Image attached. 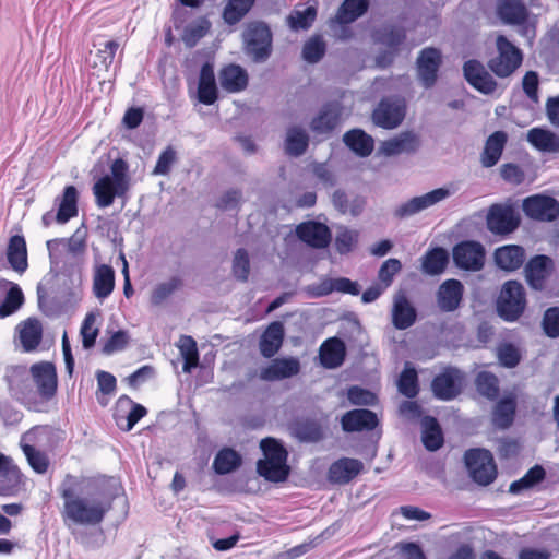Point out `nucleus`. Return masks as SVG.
Returning <instances> with one entry per match:
<instances>
[{"label":"nucleus","instance_id":"nucleus-1","mask_svg":"<svg viewBox=\"0 0 559 559\" xmlns=\"http://www.w3.org/2000/svg\"><path fill=\"white\" fill-rule=\"evenodd\" d=\"M63 500L61 518L66 526L97 525L103 522L110 510V502L98 493L83 486L76 477L67 475L59 487Z\"/></svg>","mask_w":559,"mask_h":559},{"label":"nucleus","instance_id":"nucleus-2","mask_svg":"<svg viewBox=\"0 0 559 559\" xmlns=\"http://www.w3.org/2000/svg\"><path fill=\"white\" fill-rule=\"evenodd\" d=\"M495 47L496 52L487 62L489 70L500 79L511 76L523 63V51L502 34L496 37Z\"/></svg>","mask_w":559,"mask_h":559},{"label":"nucleus","instance_id":"nucleus-3","mask_svg":"<svg viewBox=\"0 0 559 559\" xmlns=\"http://www.w3.org/2000/svg\"><path fill=\"white\" fill-rule=\"evenodd\" d=\"M527 307L526 292L516 280L506 281L496 300L499 317L507 322L518 321Z\"/></svg>","mask_w":559,"mask_h":559},{"label":"nucleus","instance_id":"nucleus-4","mask_svg":"<svg viewBox=\"0 0 559 559\" xmlns=\"http://www.w3.org/2000/svg\"><path fill=\"white\" fill-rule=\"evenodd\" d=\"M56 435H59V431L48 425L35 426L24 433L23 440H27L31 443H22L21 448L27 463L35 473H47L50 466V461L45 452L35 448L34 443H38L41 440L49 439Z\"/></svg>","mask_w":559,"mask_h":559},{"label":"nucleus","instance_id":"nucleus-5","mask_svg":"<svg viewBox=\"0 0 559 559\" xmlns=\"http://www.w3.org/2000/svg\"><path fill=\"white\" fill-rule=\"evenodd\" d=\"M246 53L254 62L265 61L272 53V32L260 21L250 22L243 32Z\"/></svg>","mask_w":559,"mask_h":559},{"label":"nucleus","instance_id":"nucleus-6","mask_svg":"<svg viewBox=\"0 0 559 559\" xmlns=\"http://www.w3.org/2000/svg\"><path fill=\"white\" fill-rule=\"evenodd\" d=\"M496 13L503 24L519 26L523 37L535 36V24L530 22V10L523 0H497Z\"/></svg>","mask_w":559,"mask_h":559},{"label":"nucleus","instance_id":"nucleus-7","mask_svg":"<svg viewBox=\"0 0 559 559\" xmlns=\"http://www.w3.org/2000/svg\"><path fill=\"white\" fill-rule=\"evenodd\" d=\"M466 467L471 477L480 486H488L497 477V466L490 451L485 449H469L464 455Z\"/></svg>","mask_w":559,"mask_h":559},{"label":"nucleus","instance_id":"nucleus-8","mask_svg":"<svg viewBox=\"0 0 559 559\" xmlns=\"http://www.w3.org/2000/svg\"><path fill=\"white\" fill-rule=\"evenodd\" d=\"M521 225L519 212L510 204L495 203L488 209L487 229L498 236H508Z\"/></svg>","mask_w":559,"mask_h":559},{"label":"nucleus","instance_id":"nucleus-9","mask_svg":"<svg viewBox=\"0 0 559 559\" xmlns=\"http://www.w3.org/2000/svg\"><path fill=\"white\" fill-rule=\"evenodd\" d=\"M452 257L459 269L478 272L485 265L486 251L480 242L464 240L453 247Z\"/></svg>","mask_w":559,"mask_h":559},{"label":"nucleus","instance_id":"nucleus-10","mask_svg":"<svg viewBox=\"0 0 559 559\" xmlns=\"http://www.w3.org/2000/svg\"><path fill=\"white\" fill-rule=\"evenodd\" d=\"M464 374L454 367H447L431 381V391L438 400L451 401L463 390Z\"/></svg>","mask_w":559,"mask_h":559},{"label":"nucleus","instance_id":"nucleus-11","mask_svg":"<svg viewBox=\"0 0 559 559\" xmlns=\"http://www.w3.org/2000/svg\"><path fill=\"white\" fill-rule=\"evenodd\" d=\"M406 106L403 100L382 98L371 114L372 122L382 129L397 128L404 120Z\"/></svg>","mask_w":559,"mask_h":559},{"label":"nucleus","instance_id":"nucleus-12","mask_svg":"<svg viewBox=\"0 0 559 559\" xmlns=\"http://www.w3.org/2000/svg\"><path fill=\"white\" fill-rule=\"evenodd\" d=\"M524 214L533 221L552 222L559 217V201L545 194H534L522 202Z\"/></svg>","mask_w":559,"mask_h":559},{"label":"nucleus","instance_id":"nucleus-13","mask_svg":"<svg viewBox=\"0 0 559 559\" xmlns=\"http://www.w3.org/2000/svg\"><path fill=\"white\" fill-rule=\"evenodd\" d=\"M554 270L555 264L550 257L536 254L524 263L525 281L533 290L542 292Z\"/></svg>","mask_w":559,"mask_h":559},{"label":"nucleus","instance_id":"nucleus-14","mask_svg":"<svg viewBox=\"0 0 559 559\" xmlns=\"http://www.w3.org/2000/svg\"><path fill=\"white\" fill-rule=\"evenodd\" d=\"M25 491V476L11 459L0 454V496L16 497Z\"/></svg>","mask_w":559,"mask_h":559},{"label":"nucleus","instance_id":"nucleus-15","mask_svg":"<svg viewBox=\"0 0 559 559\" xmlns=\"http://www.w3.org/2000/svg\"><path fill=\"white\" fill-rule=\"evenodd\" d=\"M31 376L37 388L39 396L45 400H51L58 388V376L56 367L50 361H40L32 365Z\"/></svg>","mask_w":559,"mask_h":559},{"label":"nucleus","instance_id":"nucleus-16","mask_svg":"<svg viewBox=\"0 0 559 559\" xmlns=\"http://www.w3.org/2000/svg\"><path fill=\"white\" fill-rule=\"evenodd\" d=\"M441 63L442 56L439 49L427 47L419 52L416 66L423 86L429 88L436 84Z\"/></svg>","mask_w":559,"mask_h":559},{"label":"nucleus","instance_id":"nucleus-17","mask_svg":"<svg viewBox=\"0 0 559 559\" xmlns=\"http://www.w3.org/2000/svg\"><path fill=\"white\" fill-rule=\"evenodd\" d=\"M463 73L468 84L485 95L495 93L498 87V83L495 78L489 73L485 66L476 59H471L464 62Z\"/></svg>","mask_w":559,"mask_h":559},{"label":"nucleus","instance_id":"nucleus-18","mask_svg":"<svg viewBox=\"0 0 559 559\" xmlns=\"http://www.w3.org/2000/svg\"><path fill=\"white\" fill-rule=\"evenodd\" d=\"M297 237L311 248L324 249L331 242L330 228L320 222H302L296 227Z\"/></svg>","mask_w":559,"mask_h":559},{"label":"nucleus","instance_id":"nucleus-19","mask_svg":"<svg viewBox=\"0 0 559 559\" xmlns=\"http://www.w3.org/2000/svg\"><path fill=\"white\" fill-rule=\"evenodd\" d=\"M495 265L507 273L520 270L526 261V250L520 245H503L495 249Z\"/></svg>","mask_w":559,"mask_h":559},{"label":"nucleus","instance_id":"nucleus-20","mask_svg":"<svg viewBox=\"0 0 559 559\" xmlns=\"http://www.w3.org/2000/svg\"><path fill=\"white\" fill-rule=\"evenodd\" d=\"M448 195L449 190L444 188L435 189L423 195L414 197L407 202L401 204L399 207H396L394 215L399 218L409 217L437 204L438 202L444 200Z\"/></svg>","mask_w":559,"mask_h":559},{"label":"nucleus","instance_id":"nucleus-21","mask_svg":"<svg viewBox=\"0 0 559 559\" xmlns=\"http://www.w3.org/2000/svg\"><path fill=\"white\" fill-rule=\"evenodd\" d=\"M341 426L345 432L371 431L379 426V418L370 409L355 408L343 414Z\"/></svg>","mask_w":559,"mask_h":559},{"label":"nucleus","instance_id":"nucleus-22","mask_svg":"<svg viewBox=\"0 0 559 559\" xmlns=\"http://www.w3.org/2000/svg\"><path fill=\"white\" fill-rule=\"evenodd\" d=\"M300 362L295 357L275 358L260 370V379L267 382L280 381L297 376Z\"/></svg>","mask_w":559,"mask_h":559},{"label":"nucleus","instance_id":"nucleus-23","mask_svg":"<svg viewBox=\"0 0 559 559\" xmlns=\"http://www.w3.org/2000/svg\"><path fill=\"white\" fill-rule=\"evenodd\" d=\"M218 80L223 91L230 94L245 91L249 84L248 72L236 63H228L221 68L218 71Z\"/></svg>","mask_w":559,"mask_h":559},{"label":"nucleus","instance_id":"nucleus-24","mask_svg":"<svg viewBox=\"0 0 559 559\" xmlns=\"http://www.w3.org/2000/svg\"><path fill=\"white\" fill-rule=\"evenodd\" d=\"M464 286L459 280L444 281L437 290L438 307L443 312L455 311L463 299Z\"/></svg>","mask_w":559,"mask_h":559},{"label":"nucleus","instance_id":"nucleus-25","mask_svg":"<svg viewBox=\"0 0 559 559\" xmlns=\"http://www.w3.org/2000/svg\"><path fill=\"white\" fill-rule=\"evenodd\" d=\"M420 145V140L413 131H403L400 134L385 140L380 145V152L385 156H396L403 153H415Z\"/></svg>","mask_w":559,"mask_h":559},{"label":"nucleus","instance_id":"nucleus-26","mask_svg":"<svg viewBox=\"0 0 559 559\" xmlns=\"http://www.w3.org/2000/svg\"><path fill=\"white\" fill-rule=\"evenodd\" d=\"M364 469V464L357 459L342 457L334 461L328 472L329 480L333 484L345 485L352 481Z\"/></svg>","mask_w":559,"mask_h":559},{"label":"nucleus","instance_id":"nucleus-27","mask_svg":"<svg viewBox=\"0 0 559 559\" xmlns=\"http://www.w3.org/2000/svg\"><path fill=\"white\" fill-rule=\"evenodd\" d=\"M128 189L116 182L109 175L100 177L93 186V194L98 207H109L117 197H123Z\"/></svg>","mask_w":559,"mask_h":559},{"label":"nucleus","instance_id":"nucleus-28","mask_svg":"<svg viewBox=\"0 0 559 559\" xmlns=\"http://www.w3.org/2000/svg\"><path fill=\"white\" fill-rule=\"evenodd\" d=\"M24 302L21 287L5 278H0V318H7L17 311Z\"/></svg>","mask_w":559,"mask_h":559},{"label":"nucleus","instance_id":"nucleus-29","mask_svg":"<svg viewBox=\"0 0 559 559\" xmlns=\"http://www.w3.org/2000/svg\"><path fill=\"white\" fill-rule=\"evenodd\" d=\"M197 95L198 100L206 106L213 105L218 99L214 67L210 62H205L201 67Z\"/></svg>","mask_w":559,"mask_h":559},{"label":"nucleus","instance_id":"nucleus-30","mask_svg":"<svg viewBox=\"0 0 559 559\" xmlns=\"http://www.w3.org/2000/svg\"><path fill=\"white\" fill-rule=\"evenodd\" d=\"M417 319V311L407 296L400 292L394 296L392 307V323L397 330L411 328Z\"/></svg>","mask_w":559,"mask_h":559},{"label":"nucleus","instance_id":"nucleus-31","mask_svg":"<svg viewBox=\"0 0 559 559\" xmlns=\"http://www.w3.org/2000/svg\"><path fill=\"white\" fill-rule=\"evenodd\" d=\"M341 116L342 106L337 102L329 103L312 119L310 128L317 134L331 133L340 124Z\"/></svg>","mask_w":559,"mask_h":559},{"label":"nucleus","instance_id":"nucleus-32","mask_svg":"<svg viewBox=\"0 0 559 559\" xmlns=\"http://www.w3.org/2000/svg\"><path fill=\"white\" fill-rule=\"evenodd\" d=\"M285 337L284 324L274 321L267 325L259 342L260 353L264 358L274 357L281 349Z\"/></svg>","mask_w":559,"mask_h":559},{"label":"nucleus","instance_id":"nucleus-33","mask_svg":"<svg viewBox=\"0 0 559 559\" xmlns=\"http://www.w3.org/2000/svg\"><path fill=\"white\" fill-rule=\"evenodd\" d=\"M346 356L345 344L338 337H330L325 340L319 349L320 362L328 369L340 367Z\"/></svg>","mask_w":559,"mask_h":559},{"label":"nucleus","instance_id":"nucleus-34","mask_svg":"<svg viewBox=\"0 0 559 559\" xmlns=\"http://www.w3.org/2000/svg\"><path fill=\"white\" fill-rule=\"evenodd\" d=\"M7 260L13 271L19 274L26 272L28 267L27 246L24 236L13 235L7 247Z\"/></svg>","mask_w":559,"mask_h":559},{"label":"nucleus","instance_id":"nucleus-35","mask_svg":"<svg viewBox=\"0 0 559 559\" xmlns=\"http://www.w3.org/2000/svg\"><path fill=\"white\" fill-rule=\"evenodd\" d=\"M508 142V134L504 131H495L486 142L480 154L481 165L486 168L493 167L501 158Z\"/></svg>","mask_w":559,"mask_h":559},{"label":"nucleus","instance_id":"nucleus-36","mask_svg":"<svg viewBox=\"0 0 559 559\" xmlns=\"http://www.w3.org/2000/svg\"><path fill=\"white\" fill-rule=\"evenodd\" d=\"M19 338L25 352L35 350L43 340V324L37 318H28L19 326Z\"/></svg>","mask_w":559,"mask_h":559},{"label":"nucleus","instance_id":"nucleus-37","mask_svg":"<svg viewBox=\"0 0 559 559\" xmlns=\"http://www.w3.org/2000/svg\"><path fill=\"white\" fill-rule=\"evenodd\" d=\"M333 292L349 294L356 296L359 294V287L356 282L346 277L324 278L313 287L314 297L328 296Z\"/></svg>","mask_w":559,"mask_h":559},{"label":"nucleus","instance_id":"nucleus-38","mask_svg":"<svg viewBox=\"0 0 559 559\" xmlns=\"http://www.w3.org/2000/svg\"><path fill=\"white\" fill-rule=\"evenodd\" d=\"M448 263V251L442 247H435L421 257V271L431 276L440 275L445 271Z\"/></svg>","mask_w":559,"mask_h":559},{"label":"nucleus","instance_id":"nucleus-39","mask_svg":"<svg viewBox=\"0 0 559 559\" xmlns=\"http://www.w3.org/2000/svg\"><path fill=\"white\" fill-rule=\"evenodd\" d=\"M343 141L356 155L369 156L374 148V141L371 135L361 129H353L343 135Z\"/></svg>","mask_w":559,"mask_h":559},{"label":"nucleus","instance_id":"nucleus-40","mask_svg":"<svg viewBox=\"0 0 559 559\" xmlns=\"http://www.w3.org/2000/svg\"><path fill=\"white\" fill-rule=\"evenodd\" d=\"M516 413V399L514 395H507L500 399L492 411L493 424L501 428H509L515 418Z\"/></svg>","mask_w":559,"mask_h":559},{"label":"nucleus","instance_id":"nucleus-41","mask_svg":"<svg viewBox=\"0 0 559 559\" xmlns=\"http://www.w3.org/2000/svg\"><path fill=\"white\" fill-rule=\"evenodd\" d=\"M115 288V271L108 264L96 267L93 277V293L98 299L107 298Z\"/></svg>","mask_w":559,"mask_h":559},{"label":"nucleus","instance_id":"nucleus-42","mask_svg":"<svg viewBox=\"0 0 559 559\" xmlns=\"http://www.w3.org/2000/svg\"><path fill=\"white\" fill-rule=\"evenodd\" d=\"M257 472L269 481L281 483L288 478L290 467L286 461L261 459L257 462Z\"/></svg>","mask_w":559,"mask_h":559},{"label":"nucleus","instance_id":"nucleus-43","mask_svg":"<svg viewBox=\"0 0 559 559\" xmlns=\"http://www.w3.org/2000/svg\"><path fill=\"white\" fill-rule=\"evenodd\" d=\"M423 426V443L429 451L439 450L444 442L443 433L439 421L436 417L425 416L421 420Z\"/></svg>","mask_w":559,"mask_h":559},{"label":"nucleus","instance_id":"nucleus-44","mask_svg":"<svg viewBox=\"0 0 559 559\" xmlns=\"http://www.w3.org/2000/svg\"><path fill=\"white\" fill-rule=\"evenodd\" d=\"M79 193L74 186L70 185L63 189L62 198L59 203L56 221L64 224L78 215Z\"/></svg>","mask_w":559,"mask_h":559},{"label":"nucleus","instance_id":"nucleus-45","mask_svg":"<svg viewBox=\"0 0 559 559\" xmlns=\"http://www.w3.org/2000/svg\"><path fill=\"white\" fill-rule=\"evenodd\" d=\"M369 9V0H344L337 10L335 20L345 25L355 22Z\"/></svg>","mask_w":559,"mask_h":559},{"label":"nucleus","instance_id":"nucleus-46","mask_svg":"<svg viewBox=\"0 0 559 559\" xmlns=\"http://www.w3.org/2000/svg\"><path fill=\"white\" fill-rule=\"evenodd\" d=\"M241 463V455L236 450L223 448L214 457L213 469L218 475H226L237 469Z\"/></svg>","mask_w":559,"mask_h":559},{"label":"nucleus","instance_id":"nucleus-47","mask_svg":"<svg viewBox=\"0 0 559 559\" xmlns=\"http://www.w3.org/2000/svg\"><path fill=\"white\" fill-rule=\"evenodd\" d=\"M527 141L543 152H559V136L549 130L533 128L527 133Z\"/></svg>","mask_w":559,"mask_h":559},{"label":"nucleus","instance_id":"nucleus-48","mask_svg":"<svg viewBox=\"0 0 559 559\" xmlns=\"http://www.w3.org/2000/svg\"><path fill=\"white\" fill-rule=\"evenodd\" d=\"M476 391L489 401H496L500 394L499 378L490 371H479L475 377Z\"/></svg>","mask_w":559,"mask_h":559},{"label":"nucleus","instance_id":"nucleus-49","mask_svg":"<svg viewBox=\"0 0 559 559\" xmlns=\"http://www.w3.org/2000/svg\"><path fill=\"white\" fill-rule=\"evenodd\" d=\"M317 14V8L313 5H309L302 10L296 8L288 14L286 22L292 31H307L313 25Z\"/></svg>","mask_w":559,"mask_h":559},{"label":"nucleus","instance_id":"nucleus-50","mask_svg":"<svg viewBox=\"0 0 559 559\" xmlns=\"http://www.w3.org/2000/svg\"><path fill=\"white\" fill-rule=\"evenodd\" d=\"M179 353L183 359L182 370L190 373L199 366L200 355L195 340L190 335H182L178 344Z\"/></svg>","mask_w":559,"mask_h":559},{"label":"nucleus","instance_id":"nucleus-51","mask_svg":"<svg viewBox=\"0 0 559 559\" xmlns=\"http://www.w3.org/2000/svg\"><path fill=\"white\" fill-rule=\"evenodd\" d=\"M309 146V136L305 130L299 127H292L287 131L285 139V151L289 156L302 155Z\"/></svg>","mask_w":559,"mask_h":559},{"label":"nucleus","instance_id":"nucleus-52","mask_svg":"<svg viewBox=\"0 0 559 559\" xmlns=\"http://www.w3.org/2000/svg\"><path fill=\"white\" fill-rule=\"evenodd\" d=\"M211 22L205 17H199L195 22L188 25L181 35L186 47L193 48L210 32Z\"/></svg>","mask_w":559,"mask_h":559},{"label":"nucleus","instance_id":"nucleus-53","mask_svg":"<svg viewBox=\"0 0 559 559\" xmlns=\"http://www.w3.org/2000/svg\"><path fill=\"white\" fill-rule=\"evenodd\" d=\"M255 0H228L223 10V19L226 24L235 25L239 23L251 10Z\"/></svg>","mask_w":559,"mask_h":559},{"label":"nucleus","instance_id":"nucleus-54","mask_svg":"<svg viewBox=\"0 0 559 559\" xmlns=\"http://www.w3.org/2000/svg\"><path fill=\"white\" fill-rule=\"evenodd\" d=\"M546 477V472L542 465H534L531 467L523 477L511 483L509 491L511 493H520L525 489L533 488L537 484L542 483Z\"/></svg>","mask_w":559,"mask_h":559},{"label":"nucleus","instance_id":"nucleus-55","mask_svg":"<svg viewBox=\"0 0 559 559\" xmlns=\"http://www.w3.org/2000/svg\"><path fill=\"white\" fill-rule=\"evenodd\" d=\"M97 379V391L96 399L97 402L106 406L108 404V397L116 392L117 389V380L114 374L108 371L99 370L96 373Z\"/></svg>","mask_w":559,"mask_h":559},{"label":"nucleus","instance_id":"nucleus-56","mask_svg":"<svg viewBox=\"0 0 559 559\" xmlns=\"http://www.w3.org/2000/svg\"><path fill=\"white\" fill-rule=\"evenodd\" d=\"M182 285L183 282L179 276H173L167 282L159 283L154 287V289L151 293V302L154 306L162 305L175 292L180 289Z\"/></svg>","mask_w":559,"mask_h":559},{"label":"nucleus","instance_id":"nucleus-57","mask_svg":"<svg viewBox=\"0 0 559 559\" xmlns=\"http://www.w3.org/2000/svg\"><path fill=\"white\" fill-rule=\"evenodd\" d=\"M326 52V44L320 34L312 35L302 47V58L309 63L319 62Z\"/></svg>","mask_w":559,"mask_h":559},{"label":"nucleus","instance_id":"nucleus-58","mask_svg":"<svg viewBox=\"0 0 559 559\" xmlns=\"http://www.w3.org/2000/svg\"><path fill=\"white\" fill-rule=\"evenodd\" d=\"M397 388L401 394L414 399L419 392L418 374L415 368L406 367L400 374Z\"/></svg>","mask_w":559,"mask_h":559},{"label":"nucleus","instance_id":"nucleus-59","mask_svg":"<svg viewBox=\"0 0 559 559\" xmlns=\"http://www.w3.org/2000/svg\"><path fill=\"white\" fill-rule=\"evenodd\" d=\"M260 448L263 452L264 459L273 460V461H286L288 457V452L284 448V445L272 437H266L261 440Z\"/></svg>","mask_w":559,"mask_h":559},{"label":"nucleus","instance_id":"nucleus-60","mask_svg":"<svg viewBox=\"0 0 559 559\" xmlns=\"http://www.w3.org/2000/svg\"><path fill=\"white\" fill-rule=\"evenodd\" d=\"M123 404L131 406V409L126 418L127 425L123 428L126 431H130L144 416H146L147 409L143 405L135 403L127 395H123L118 400L119 406H122Z\"/></svg>","mask_w":559,"mask_h":559},{"label":"nucleus","instance_id":"nucleus-61","mask_svg":"<svg viewBox=\"0 0 559 559\" xmlns=\"http://www.w3.org/2000/svg\"><path fill=\"white\" fill-rule=\"evenodd\" d=\"M359 234L349 228H340L335 237V248L338 253L346 254L350 252L358 242Z\"/></svg>","mask_w":559,"mask_h":559},{"label":"nucleus","instance_id":"nucleus-62","mask_svg":"<svg viewBox=\"0 0 559 559\" xmlns=\"http://www.w3.org/2000/svg\"><path fill=\"white\" fill-rule=\"evenodd\" d=\"M96 317L93 312H88L81 325L80 334L82 336V345L85 349H88L95 345L98 336V329L95 328Z\"/></svg>","mask_w":559,"mask_h":559},{"label":"nucleus","instance_id":"nucleus-63","mask_svg":"<svg viewBox=\"0 0 559 559\" xmlns=\"http://www.w3.org/2000/svg\"><path fill=\"white\" fill-rule=\"evenodd\" d=\"M542 329L550 338L559 337V307L552 306L545 310L542 319Z\"/></svg>","mask_w":559,"mask_h":559},{"label":"nucleus","instance_id":"nucleus-64","mask_svg":"<svg viewBox=\"0 0 559 559\" xmlns=\"http://www.w3.org/2000/svg\"><path fill=\"white\" fill-rule=\"evenodd\" d=\"M347 397L353 405L358 406H373L378 403V397L373 392L358 385L348 389Z\"/></svg>","mask_w":559,"mask_h":559}]
</instances>
